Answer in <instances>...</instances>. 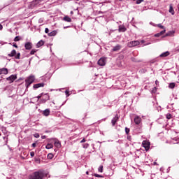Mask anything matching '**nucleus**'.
I'll use <instances>...</instances> for the list:
<instances>
[{"label": "nucleus", "instance_id": "obj_37", "mask_svg": "<svg viewBox=\"0 0 179 179\" xmlns=\"http://www.w3.org/2000/svg\"><path fill=\"white\" fill-rule=\"evenodd\" d=\"M94 177H99V178H102L103 176L101 175H99V174H94Z\"/></svg>", "mask_w": 179, "mask_h": 179}, {"label": "nucleus", "instance_id": "obj_46", "mask_svg": "<svg viewBox=\"0 0 179 179\" xmlns=\"http://www.w3.org/2000/svg\"><path fill=\"white\" fill-rule=\"evenodd\" d=\"M2 29H3L2 24H0V30H2Z\"/></svg>", "mask_w": 179, "mask_h": 179}, {"label": "nucleus", "instance_id": "obj_33", "mask_svg": "<svg viewBox=\"0 0 179 179\" xmlns=\"http://www.w3.org/2000/svg\"><path fill=\"white\" fill-rule=\"evenodd\" d=\"M125 132L127 134H129V128H125Z\"/></svg>", "mask_w": 179, "mask_h": 179}, {"label": "nucleus", "instance_id": "obj_13", "mask_svg": "<svg viewBox=\"0 0 179 179\" xmlns=\"http://www.w3.org/2000/svg\"><path fill=\"white\" fill-rule=\"evenodd\" d=\"M119 31L124 33V31H127V28L124 26H119Z\"/></svg>", "mask_w": 179, "mask_h": 179}, {"label": "nucleus", "instance_id": "obj_44", "mask_svg": "<svg viewBox=\"0 0 179 179\" xmlns=\"http://www.w3.org/2000/svg\"><path fill=\"white\" fill-rule=\"evenodd\" d=\"M84 142H86V140H85V138H83V139L80 141V143H83Z\"/></svg>", "mask_w": 179, "mask_h": 179}, {"label": "nucleus", "instance_id": "obj_4", "mask_svg": "<svg viewBox=\"0 0 179 179\" xmlns=\"http://www.w3.org/2000/svg\"><path fill=\"white\" fill-rule=\"evenodd\" d=\"M17 79V76L16 75H11L10 77L6 78V80L9 82V83H13V82H15Z\"/></svg>", "mask_w": 179, "mask_h": 179}, {"label": "nucleus", "instance_id": "obj_59", "mask_svg": "<svg viewBox=\"0 0 179 179\" xmlns=\"http://www.w3.org/2000/svg\"><path fill=\"white\" fill-rule=\"evenodd\" d=\"M35 135H38V134H35Z\"/></svg>", "mask_w": 179, "mask_h": 179}, {"label": "nucleus", "instance_id": "obj_41", "mask_svg": "<svg viewBox=\"0 0 179 179\" xmlns=\"http://www.w3.org/2000/svg\"><path fill=\"white\" fill-rule=\"evenodd\" d=\"M37 146V145L36 144V143H34L32 144V148H36Z\"/></svg>", "mask_w": 179, "mask_h": 179}, {"label": "nucleus", "instance_id": "obj_40", "mask_svg": "<svg viewBox=\"0 0 179 179\" xmlns=\"http://www.w3.org/2000/svg\"><path fill=\"white\" fill-rule=\"evenodd\" d=\"M161 34L160 33L156 34L155 37H160Z\"/></svg>", "mask_w": 179, "mask_h": 179}, {"label": "nucleus", "instance_id": "obj_8", "mask_svg": "<svg viewBox=\"0 0 179 179\" xmlns=\"http://www.w3.org/2000/svg\"><path fill=\"white\" fill-rule=\"evenodd\" d=\"M44 0H34L31 2V5L32 6H36V5H38V3H41Z\"/></svg>", "mask_w": 179, "mask_h": 179}, {"label": "nucleus", "instance_id": "obj_48", "mask_svg": "<svg viewBox=\"0 0 179 179\" xmlns=\"http://www.w3.org/2000/svg\"><path fill=\"white\" fill-rule=\"evenodd\" d=\"M41 138H42V139H45V136H41Z\"/></svg>", "mask_w": 179, "mask_h": 179}, {"label": "nucleus", "instance_id": "obj_7", "mask_svg": "<svg viewBox=\"0 0 179 179\" xmlns=\"http://www.w3.org/2000/svg\"><path fill=\"white\" fill-rule=\"evenodd\" d=\"M141 121H142V119L139 116L135 117L134 122L136 124V125H139V124H141Z\"/></svg>", "mask_w": 179, "mask_h": 179}, {"label": "nucleus", "instance_id": "obj_52", "mask_svg": "<svg viewBox=\"0 0 179 179\" xmlns=\"http://www.w3.org/2000/svg\"><path fill=\"white\" fill-rule=\"evenodd\" d=\"M0 75H1V69H0Z\"/></svg>", "mask_w": 179, "mask_h": 179}, {"label": "nucleus", "instance_id": "obj_49", "mask_svg": "<svg viewBox=\"0 0 179 179\" xmlns=\"http://www.w3.org/2000/svg\"><path fill=\"white\" fill-rule=\"evenodd\" d=\"M158 83H159V81L156 80V81H155V84H156V85H158Z\"/></svg>", "mask_w": 179, "mask_h": 179}, {"label": "nucleus", "instance_id": "obj_43", "mask_svg": "<svg viewBox=\"0 0 179 179\" xmlns=\"http://www.w3.org/2000/svg\"><path fill=\"white\" fill-rule=\"evenodd\" d=\"M42 94H41V95H39V96H37L38 100L40 99H41Z\"/></svg>", "mask_w": 179, "mask_h": 179}, {"label": "nucleus", "instance_id": "obj_23", "mask_svg": "<svg viewBox=\"0 0 179 179\" xmlns=\"http://www.w3.org/2000/svg\"><path fill=\"white\" fill-rule=\"evenodd\" d=\"M52 148H54V146L50 143L47 144L45 146V149H52Z\"/></svg>", "mask_w": 179, "mask_h": 179}, {"label": "nucleus", "instance_id": "obj_19", "mask_svg": "<svg viewBox=\"0 0 179 179\" xmlns=\"http://www.w3.org/2000/svg\"><path fill=\"white\" fill-rule=\"evenodd\" d=\"M169 13H171V15H174V8H173V6L170 5V8H169Z\"/></svg>", "mask_w": 179, "mask_h": 179}, {"label": "nucleus", "instance_id": "obj_2", "mask_svg": "<svg viewBox=\"0 0 179 179\" xmlns=\"http://www.w3.org/2000/svg\"><path fill=\"white\" fill-rule=\"evenodd\" d=\"M34 76H30L26 80L27 87H29L33 82H34Z\"/></svg>", "mask_w": 179, "mask_h": 179}, {"label": "nucleus", "instance_id": "obj_10", "mask_svg": "<svg viewBox=\"0 0 179 179\" xmlns=\"http://www.w3.org/2000/svg\"><path fill=\"white\" fill-rule=\"evenodd\" d=\"M38 87H44V83H38L34 85V89H38Z\"/></svg>", "mask_w": 179, "mask_h": 179}, {"label": "nucleus", "instance_id": "obj_5", "mask_svg": "<svg viewBox=\"0 0 179 179\" xmlns=\"http://www.w3.org/2000/svg\"><path fill=\"white\" fill-rule=\"evenodd\" d=\"M139 41H134L129 43V47H136V45H139Z\"/></svg>", "mask_w": 179, "mask_h": 179}, {"label": "nucleus", "instance_id": "obj_31", "mask_svg": "<svg viewBox=\"0 0 179 179\" xmlns=\"http://www.w3.org/2000/svg\"><path fill=\"white\" fill-rule=\"evenodd\" d=\"M157 27H159L160 29H164V26H163L160 24H157Z\"/></svg>", "mask_w": 179, "mask_h": 179}, {"label": "nucleus", "instance_id": "obj_24", "mask_svg": "<svg viewBox=\"0 0 179 179\" xmlns=\"http://www.w3.org/2000/svg\"><path fill=\"white\" fill-rule=\"evenodd\" d=\"M169 87L170 89H174V87H176V83H170Z\"/></svg>", "mask_w": 179, "mask_h": 179}, {"label": "nucleus", "instance_id": "obj_18", "mask_svg": "<svg viewBox=\"0 0 179 179\" xmlns=\"http://www.w3.org/2000/svg\"><path fill=\"white\" fill-rule=\"evenodd\" d=\"M55 146L56 148H61V143L59 142V141L57 140L55 141Z\"/></svg>", "mask_w": 179, "mask_h": 179}, {"label": "nucleus", "instance_id": "obj_12", "mask_svg": "<svg viewBox=\"0 0 179 179\" xmlns=\"http://www.w3.org/2000/svg\"><path fill=\"white\" fill-rule=\"evenodd\" d=\"M63 20H64L65 22H69V23L72 22V20L68 15L64 16L63 17Z\"/></svg>", "mask_w": 179, "mask_h": 179}, {"label": "nucleus", "instance_id": "obj_53", "mask_svg": "<svg viewBox=\"0 0 179 179\" xmlns=\"http://www.w3.org/2000/svg\"><path fill=\"white\" fill-rule=\"evenodd\" d=\"M141 43H145V41H141Z\"/></svg>", "mask_w": 179, "mask_h": 179}, {"label": "nucleus", "instance_id": "obj_11", "mask_svg": "<svg viewBox=\"0 0 179 179\" xmlns=\"http://www.w3.org/2000/svg\"><path fill=\"white\" fill-rule=\"evenodd\" d=\"M118 115H117L113 120H112V124L113 126L115 125L116 122L118 121Z\"/></svg>", "mask_w": 179, "mask_h": 179}, {"label": "nucleus", "instance_id": "obj_56", "mask_svg": "<svg viewBox=\"0 0 179 179\" xmlns=\"http://www.w3.org/2000/svg\"><path fill=\"white\" fill-rule=\"evenodd\" d=\"M71 14L73 13V11H71Z\"/></svg>", "mask_w": 179, "mask_h": 179}, {"label": "nucleus", "instance_id": "obj_57", "mask_svg": "<svg viewBox=\"0 0 179 179\" xmlns=\"http://www.w3.org/2000/svg\"><path fill=\"white\" fill-rule=\"evenodd\" d=\"M150 24H153L152 22H150Z\"/></svg>", "mask_w": 179, "mask_h": 179}, {"label": "nucleus", "instance_id": "obj_16", "mask_svg": "<svg viewBox=\"0 0 179 179\" xmlns=\"http://www.w3.org/2000/svg\"><path fill=\"white\" fill-rule=\"evenodd\" d=\"M43 115H45V117H48V115H50V109H46L43 111Z\"/></svg>", "mask_w": 179, "mask_h": 179}, {"label": "nucleus", "instance_id": "obj_35", "mask_svg": "<svg viewBox=\"0 0 179 179\" xmlns=\"http://www.w3.org/2000/svg\"><path fill=\"white\" fill-rule=\"evenodd\" d=\"M19 40H20L19 38V36H16L15 38H14V41H19Z\"/></svg>", "mask_w": 179, "mask_h": 179}, {"label": "nucleus", "instance_id": "obj_30", "mask_svg": "<svg viewBox=\"0 0 179 179\" xmlns=\"http://www.w3.org/2000/svg\"><path fill=\"white\" fill-rule=\"evenodd\" d=\"M142 2H143V0H137L136 1L137 5H139V3H142Z\"/></svg>", "mask_w": 179, "mask_h": 179}, {"label": "nucleus", "instance_id": "obj_9", "mask_svg": "<svg viewBox=\"0 0 179 179\" xmlns=\"http://www.w3.org/2000/svg\"><path fill=\"white\" fill-rule=\"evenodd\" d=\"M47 100H50V96H48V94H45V97L41 100V103H45V101H47Z\"/></svg>", "mask_w": 179, "mask_h": 179}, {"label": "nucleus", "instance_id": "obj_20", "mask_svg": "<svg viewBox=\"0 0 179 179\" xmlns=\"http://www.w3.org/2000/svg\"><path fill=\"white\" fill-rule=\"evenodd\" d=\"M8 75V69L3 68L1 69V74Z\"/></svg>", "mask_w": 179, "mask_h": 179}, {"label": "nucleus", "instance_id": "obj_32", "mask_svg": "<svg viewBox=\"0 0 179 179\" xmlns=\"http://www.w3.org/2000/svg\"><path fill=\"white\" fill-rule=\"evenodd\" d=\"M156 92H157V88H156V87H155L152 89V93H156Z\"/></svg>", "mask_w": 179, "mask_h": 179}, {"label": "nucleus", "instance_id": "obj_45", "mask_svg": "<svg viewBox=\"0 0 179 179\" xmlns=\"http://www.w3.org/2000/svg\"><path fill=\"white\" fill-rule=\"evenodd\" d=\"M127 139H128L129 141H131V136H127Z\"/></svg>", "mask_w": 179, "mask_h": 179}, {"label": "nucleus", "instance_id": "obj_1", "mask_svg": "<svg viewBox=\"0 0 179 179\" xmlns=\"http://www.w3.org/2000/svg\"><path fill=\"white\" fill-rule=\"evenodd\" d=\"M47 177V174L44 172V170H39L29 176V179H44Z\"/></svg>", "mask_w": 179, "mask_h": 179}, {"label": "nucleus", "instance_id": "obj_39", "mask_svg": "<svg viewBox=\"0 0 179 179\" xmlns=\"http://www.w3.org/2000/svg\"><path fill=\"white\" fill-rule=\"evenodd\" d=\"M65 93H66L67 97L69 96V91L66 90Z\"/></svg>", "mask_w": 179, "mask_h": 179}, {"label": "nucleus", "instance_id": "obj_54", "mask_svg": "<svg viewBox=\"0 0 179 179\" xmlns=\"http://www.w3.org/2000/svg\"><path fill=\"white\" fill-rule=\"evenodd\" d=\"M68 27H64V29H66Z\"/></svg>", "mask_w": 179, "mask_h": 179}, {"label": "nucleus", "instance_id": "obj_14", "mask_svg": "<svg viewBox=\"0 0 179 179\" xmlns=\"http://www.w3.org/2000/svg\"><path fill=\"white\" fill-rule=\"evenodd\" d=\"M31 43L28 42L27 43H25V48L26 50H31Z\"/></svg>", "mask_w": 179, "mask_h": 179}, {"label": "nucleus", "instance_id": "obj_6", "mask_svg": "<svg viewBox=\"0 0 179 179\" xmlns=\"http://www.w3.org/2000/svg\"><path fill=\"white\" fill-rule=\"evenodd\" d=\"M98 65H100V66H104V65H106V58H101L98 61Z\"/></svg>", "mask_w": 179, "mask_h": 179}, {"label": "nucleus", "instance_id": "obj_58", "mask_svg": "<svg viewBox=\"0 0 179 179\" xmlns=\"http://www.w3.org/2000/svg\"><path fill=\"white\" fill-rule=\"evenodd\" d=\"M176 51H179V49H177Z\"/></svg>", "mask_w": 179, "mask_h": 179}, {"label": "nucleus", "instance_id": "obj_27", "mask_svg": "<svg viewBox=\"0 0 179 179\" xmlns=\"http://www.w3.org/2000/svg\"><path fill=\"white\" fill-rule=\"evenodd\" d=\"M52 157H54V155L52 153L48 155V159H52Z\"/></svg>", "mask_w": 179, "mask_h": 179}, {"label": "nucleus", "instance_id": "obj_17", "mask_svg": "<svg viewBox=\"0 0 179 179\" xmlns=\"http://www.w3.org/2000/svg\"><path fill=\"white\" fill-rule=\"evenodd\" d=\"M120 50H121V45H117L113 48V51H120Z\"/></svg>", "mask_w": 179, "mask_h": 179}, {"label": "nucleus", "instance_id": "obj_38", "mask_svg": "<svg viewBox=\"0 0 179 179\" xmlns=\"http://www.w3.org/2000/svg\"><path fill=\"white\" fill-rule=\"evenodd\" d=\"M35 52H36V50H31L30 54H31V55H34Z\"/></svg>", "mask_w": 179, "mask_h": 179}, {"label": "nucleus", "instance_id": "obj_50", "mask_svg": "<svg viewBox=\"0 0 179 179\" xmlns=\"http://www.w3.org/2000/svg\"><path fill=\"white\" fill-rule=\"evenodd\" d=\"M87 176H89V171L86 172Z\"/></svg>", "mask_w": 179, "mask_h": 179}, {"label": "nucleus", "instance_id": "obj_34", "mask_svg": "<svg viewBox=\"0 0 179 179\" xmlns=\"http://www.w3.org/2000/svg\"><path fill=\"white\" fill-rule=\"evenodd\" d=\"M166 33V29H164L163 31H162L161 32H159V34H161V36L162 34H164Z\"/></svg>", "mask_w": 179, "mask_h": 179}, {"label": "nucleus", "instance_id": "obj_25", "mask_svg": "<svg viewBox=\"0 0 179 179\" xmlns=\"http://www.w3.org/2000/svg\"><path fill=\"white\" fill-rule=\"evenodd\" d=\"M57 34V32L55 31H53L48 34L49 36H55Z\"/></svg>", "mask_w": 179, "mask_h": 179}, {"label": "nucleus", "instance_id": "obj_28", "mask_svg": "<svg viewBox=\"0 0 179 179\" xmlns=\"http://www.w3.org/2000/svg\"><path fill=\"white\" fill-rule=\"evenodd\" d=\"M98 170L99 173H103V165L100 166Z\"/></svg>", "mask_w": 179, "mask_h": 179}, {"label": "nucleus", "instance_id": "obj_22", "mask_svg": "<svg viewBox=\"0 0 179 179\" xmlns=\"http://www.w3.org/2000/svg\"><path fill=\"white\" fill-rule=\"evenodd\" d=\"M44 45V41H39V42L37 43L36 46H37V48H38L39 47H41V45Z\"/></svg>", "mask_w": 179, "mask_h": 179}, {"label": "nucleus", "instance_id": "obj_15", "mask_svg": "<svg viewBox=\"0 0 179 179\" xmlns=\"http://www.w3.org/2000/svg\"><path fill=\"white\" fill-rule=\"evenodd\" d=\"M169 55H170V52L166 51V52H164L162 54H161L160 57H169Z\"/></svg>", "mask_w": 179, "mask_h": 179}, {"label": "nucleus", "instance_id": "obj_3", "mask_svg": "<svg viewBox=\"0 0 179 179\" xmlns=\"http://www.w3.org/2000/svg\"><path fill=\"white\" fill-rule=\"evenodd\" d=\"M143 148H145V150L150 149V142L149 141H143L142 143Z\"/></svg>", "mask_w": 179, "mask_h": 179}, {"label": "nucleus", "instance_id": "obj_55", "mask_svg": "<svg viewBox=\"0 0 179 179\" xmlns=\"http://www.w3.org/2000/svg\"><path fill=\"white\" fill-rule=\"evenodd\" d=\"M166 36H170V34H166Z\"/></svg>", "mask_w": 179, "mask_h": 179}, {"label": "nucleus", "instance_id": "obj_51", "mask_svg": "<svg viewBox=\"0 0 179 179\" xmlns=\"http://www.w3.org/2000/svg\"><path fill=\"white\" fill-rule=\"evenodd\" d=\"M14 46L15 47V48H17V45H14Z\"/></svg>", "mask_w": 179, "mask_h": 179}, {"label": "nucleus", "instance_id": "obj_21", "mask_svg": "<svg viewBox=\"0 0 179 179\" xmlns=\"http://www.w3.org/2000/svg\"><path fill=\"white\" fill-rule=\"evenodd\" d=\"M9 57H15L16 55V50H12L11 53L8 55Z\"/></svg>", "mask_w": 179, "mask_h": 179}, {"label": "nucleus", "instance_id": "obj_29", "mask_svg": "<svg viewBox=\"0 0 179 179\" xmlns=\"http://www.w3.org/2000/svg\"><path fill=\"white\" fill-rule=\"evenodd\" d=\"M166 118H167V120H171V114H167L166 115Z\"/></svg>", "mask_w": 179, "mask_h": 179}, {"label": "nucleus", "instance_id": "obj_47", "mask_svg": "<svg viewBox=\"0 0 179 179\" xmlns=\"http://www.w3.org/2000/svg\"><path fill=\"white\" fill-rule=\"evenodd\" d=\"M36 138H40V135H35L34 136Z\"/></svg>", "mask_w": 179, "mask_h": 179}, {"label": "nucleus", "instance_id": "obj_26", "mask_svg": "<svg viewBox=\"0 0 179 179\" xmlns=\"http://www.w3.org/2000/svg\"><path fill=\"white\" fill-rule=\"evenodd\" d=\"M15 58L16 59H20V53H17V55H15Z\"/></svg>", "mask_w": 179, "mask_h": 179}, {"label": "nucleus", "instance_id": "obj_42", "mask_svg": "<svg viewBox=\"0 0 179 179\" xmlns=\"http://www.w3.org/2000/svg\"><path fill=\"white\" fill-rule=\"evenodd\" d=\"M49 31H50V30L48 29V28H45V33H48Z\"/></svg>", "mask_w": 179, "mask_h": 179}, {"label": "nucleus", "instance_id": "obj_36", "mask_svg": "<svg viewBox=\"0 0 179 179\" xmlns=\"http://www.w3.org/2000/svg\"><path fill=\"white\" fill-rule=\"evenodd\" d=\"M34 152H30V156H31V157H34Z\"/></svg>", "mask_w": 179, "mask_h": 179}]
</instances>
